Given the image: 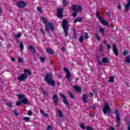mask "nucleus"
<instances>
[{"instance_id": "nucleus-1", "label": "nucleus", "mask_w": 130, "mask_h": 130, "mask_svg": "<svg viewBox=\"0 0 130 130\" xmlns=\"http://www.w3.org/2000/svg\"><path fill=\"white\" fill-rule=\"evenodd\" d=\"M44 80L47 84L50 86L55 87V82L52 79V74L49 73L48 74H45V78Z\"/></svg>"}, {"instance_id": "nucleus-2", "label": "nucleus", "mask_w": 130, "mask_h": 130, "mask_svg": "<svg viewBox=\"0 0 130 130\" xmlns=\"http://www.w3.org/2000/svg\"><path fill=\"white\" fill-rule=\"evenodd\" d=\"M62 27L64 31L66 37L69 35L68 31H69V24H68V20H64L62 22Z\"/></svg>"}, {"instance_id": "nucleus-3", "label": "nucleus", "mask_w": 130, "mask_h": 130, "mask_svg": "<svg viewBox=\"0 0 130 130\" xmlns=\"http://www.w3.org/2000/svg\"><path fill=\"white\" fill-rule=\"evenodd\" d=\"M103 111L104 114H107L108 113H110V107H109V105L107 103H105V107L103 109Z\"/></svg>"}, {"instance_id": "nucleus-4", "label": "nucleus", "mask_w": 130, "mask_h": 130, "mask_svg": "<svg viewBox=\"0 0 130 130\" xmlns=\"http://www.w3.org/2000/svg\"><path fill=\"white\" fill-rule=\"evenodd\" d=\"M114 114H115L116 116V120L117 123L116 126H119V124H120V113H118V110H116L114 112Z\"/></svg>"}, {"instance_id": "nucleus-5", "label": "nucleus", "mask_w": 130, "mask_h": 130, "mask_svg": "<svg viewBox=\"0 0 130 130\" xmlns=\"http://www.w3.org/2000/svg\"><path fill=\"white\" fill-rule=\"evenodd\" d=\"M60 96H61L64 104H65V105H67L68 106V108H70V107H69L70 106V104L69 103V101L68 100V99H67V97L66 96V95L60 93Z\"/></svg>"}, {"instance_id": "nucleus-6", "label": "nucleus", "mask_w": 130, "mask_h": 130, "mask_svg": "<svg viewBox=\"0 0 130 130\" xmlns=\"http://www.w3.org/2000/svg\"><path fill=\"white\" fill-rule=\"evenodd\" d=\"M62 12H63V8H59L57 9V18H59V19H62L63 18Z\"/></svg>"}, {"instance_id": "nucleus-7", "label": "nucleus", "mask_w": 130, "mask_h": 130, "mask_svg": "<svg viewBox=\"0 0 130 130\" xmlns=\"http://www.w3.org/2000/svg\"><path fill=\"white\" fill-rule=\"evenodd\" d=\"M45 27L46 28V31L47 32H48L50 29L52 31L54 30V26L52 24V23L48 22V24L46 25Z\"/></svg>"}, {"instance_id": "nucleus-8", "label": "nucleus", "mask_w": 130, "mask_h": 130, "mask_svg": "<svg viewBox=\"0 0 130 130\" xmlns=\"http://www.w3.org/2000/svg\"><path fill=\"white\" fill-rule=\"evenodd\" d=\"M71 9L74 11V13L72 14V16L74 17H77V14H78V9L77 8V6L72 5L71 6Z\"/></svg>"}, {"instance_id": "nucleus-9", "label": "nucleus", "mask_w": 130, "mask_h": 130, "mask_svg": "<svg viewBox=\"0 0 130 130\" xmlns=\"http://www.w3.org/2000/svg\"><path fill=\"white\" fill-rule=\"evenodd\" d=\"M100 19H101L100 20V22L101 23V24H102V25H103L104 26H107L108 28H109V27H110L109 24H108V22H107L106 20H104V18L100 17Z\"/></svg>"}, {"instance_id": "nucleus-10", "label": "nucleus", "mask_w": 130, "mask_h": 130, "mask_svg": "<svg viewBox=\"0 0 130 130\" xmlns=\"http://www.w3.org/2000/svg\"><path fill=\"white\" fill-rule=\"evenodd\" d=\"M24 75L26 76V78H28V76H29V77H31L32 76V73L30 70L28 69H25L24 70Z\"/></svg>"}, {"instance_id": "nucleus-11", "label": "nucleus", "mask_w": 130, "mask_h": 130, "mask_svg": "<svg viewBox=\"0 0 130 130\" xmlns=\"http://www.w3.org/2000/svg\"><path fill=\"white\" fill-rule=\"evenodd\" d=\"M53 101L56 105V106H57V105L58 104V96L56 94H54L53 96Z\"/></svg>"}, {"instance_id": "nucleus-12", "label": "nucleus", "mask_w": 130, "mask_h": 130, "mask_svg": "<svg viewBox=\"0 0 130 130\" xmlns=\"http://www.w3.org/2000/svg\"><path fill=\"white\" fill-rule=\"evenodd\" d=\"M113 51L116 56H118V55H119V54H118V50H117V48H116V45L115 44H113Z\"/></svg>"}, {"instance_id": "nucleus-13", "label": "nucleus", "mask_w": 130, "mask_h": 130, "mask_svg": "<svg viewBox=\"0 0 130 130\" xmlns=\"http://www.w3.org/2000/svg\"><path fill=\"white\" fill-rule=\"evenodd\" d=\"M17 6L20 9H23V8H25V7H26V3L24 2H19L17 3Z\"/></svg>"}, {"instance_id": "nucleus-14", "label": "nucleus", "mask_w": 130, "mask_h": 130, "mask_svg": "<svg viewBox=\"0 0 130 130\" xmlns=\"http://www.w3.org/2000/svg\"><path fill=\"white\" fill-rule=\"evenodd\" d=\"M18 81H23L27 80V77L23 74H22L18 78Z\"/></svg>"}, {"instance_id": "nucleus-15", "label": "nucleus", "mask_w": 130, "mask_h": 130, "mask_svg": "<svg viewBox=\"0 0 130 130\" xmlns=\"http://www.w3.org/2000/svg\"><path fill=\"white\" fill-rule=\"evenodd\" d=\"M127 1V4L125 5V12H128L130 8V0Z\"/></svg>"}, {"instance_id": "nucleus-16", "label": "nucleus", "mask_w": 130, "mask_h": 130, "mask_svg": "<svg viewBox=\"0 0 130 130\" xmlns=\"http://www.w3.org/2000/svg\"><path fill=\"white\" fill-rule=\"evenodd\" d=\"M29 50L32 53H36V50H35V48H34V47H33L31 45H29L28 46Z\"/></svg>"}, {"instance_id": "nucleus-17", "label": "nucleus", "mask_w": 130, "mask_h": 130, "mask_svg": "<svg viewBox=\"0 0 130 130\" xmlns=\"http://www.w3.org/2000/svg\"><path fill=\"white\" fill-rule=\"evenodd\" d=\"M21 101L22 104H24V105H29V104H30V103L28 101V99H23L21 100Z\"/></svg>"}, {"instance_id": "nucleus-18", "label": "nucleus", "mask_w": 130, "mask_h": 130, "mask_svg": "<svg viewBox=\"0 0 130 130\" xmlns=\"http://www.w3.org/2000/svg\"><path fill=\"white\" fill-rule=\"evenodd\" d=\"M87 94H83L82 95V100L84 103H88V100L87 99Z\"/></svg>"}, {"instance_id": "nucleus-19", "label": "nucleus", "mask_w": 130, "mask_h": 130, "mask_svg": "<svg viewBox=\"0 0 130 130\" xmlns=\"http://www.w3.org/2000/svg\"><path fill=\"white\" fill-rule=\"evenodd\" d=\"M73 88L75 90V91H76V92H78V93L82 91V89L81 88V87L77 85L74 86Z\"/></svg>"}, {"instance_id": "nucleus-20", "label": "nucleus", "mask_w": 130, "mask_h": 130, "mask_svg": "<svg viewBox=\"0 0 130 130\" xmlns=\"http://www.w3.org/2000/svg\"><path fill=\"white\" fill-rule=\"evenodd\" d=\"M17 97H18V100H21L22 99H24V98H25V94H18L17 95Z\"/></svg>"}, {"instance_id": "nucleus-21", "label": "nucleus", "mask_w": 130, "mask_h": 130, "mask_svg": "<svg viewBox=\"0 0 130 130\" xmlns=\"http://www.w3.org/2000/svg\"><path fill=\"white\" fill-rule=\"evenodd\" d=\"M47 53H49V54H53V53H54V52H53L52 49L50 48H47Z\"/></svg>"}, {"instance_id": "nucleus-22", "label": "nucleus", "mask_w": 130, "mask_h": 130, "mask_svg": "<svg viewBox=\"0 0 130 130\" xmlns=\"http://www.w3.org/2000/svg\"><path fill=\"white\" fill-rule=\"evenodd\" d=\"M108 61H109L108 58H106V57L103 58L102 62H103V63H108Z\"/></svg>"}, {"instance_id": "nucleus-23", "label": "nucleus", "mask_w": 130, "mask_h": 130, "mask_svg": "<svg viewBox=\"0 0 130 130\" xmlns=\"http://www.w3.org/2000/svg\"><path fill=\"white\" fill-rule=\"evenodd\" d=\"M58 115L59 117H63V114H62V112L60 110H58Z\"/></svg>"}, {"instance_id": "nucleus-24", "label": "nucleus", "mask_w": 130, "mask_h": 130, "mask_svg": "<svg viewBox=\"0 0 130 130\" xmlns=\"http://www.w3.org/2000/svg\"><path fill=\"white\" fill-rule=\"evenodd\" d=\"M6 105H7V106H9V107H10V108H13V104L11 102L6 103Z\"/></svg>"}, {"instance_id": "nucleus-25", "label": "nucleus", "mask_w": 130, "mask_h": 130, "mask_svg": "<svg viewBox=\"0 0 130 130\" xmlns=\"http://www.w3.org/2000/svg\"><path fill=\"white\" fill-rule=\"evenodd\" d=\"M40 59L41 62L44 63L45 62V60H46V58L45 57H40Z\"/></svg>"}, {"instance_id": "nucleus-26", "label": "nucleus", "mask_w": 130, "mask_h": 130, "mask_svg": "<svg viewBox=\"0 0 130 130\" xmlns=\"http://www.w3.org/2000/svg\"><path fill=\"white\" fill-rule=\"evenodd\" d=\"M68 94L70 95V96L72 98V99H75V95L72 93L71 91H69Z\"/></svg>"}, {"instance_id": "nucleus-27", "label": "nucleus", "mask_w": 130, "mask_h": 130, "mask_svg": "<svg viewBox=\"0 0 130 130\" xmlns=\"http://www.w3.org/2000/svg\"><path fill=\"white\" fill-rule=\"evenodd\" d=\"M19 46L21 50H24V45L23 44V42H20Z\"/></svg>"}, {"instance_id": "nucleus-28", "label": "nucleus", "mask_w": 130, "mask_h": 130, "mask_svg": "<svg viewBox=\"0 0 130 130\" xmlns=\"http://www.w3.org/2000/svg\"><path fill=\"white\" fill-rule=\"evenodd\" d=\"M41 90H42L43 94H44V96H47L48 95V93L46 92L42 87H41Z\"/></svg>"}, {"instance_id": "nucleus-29", "label": "nucleus", "mask_w": 130, "mask_h": 130, "mask_svg": "<svg viewBox=\"0 0 130 130\" xmlns=\"http://www.w3.org/2000/svg\"><path fill=\"white\" fill-rule=\"evenodd\" d=\"M116 2L117 3V6L118 10H121V6L120 5V3H119L118 1H117Z\"/></svg>"}, {"instance_id": "nucleus-30", "label": "nucleus", "mask_w": 130, "mask_h": 130, "mask_svg": "<svg viewBox=\"0 0 130 130\" xmlns=\"http://www.w3.org/2000/svg\"><path fill=\"white\" fill-rule=\"evenodd\" d=\"M22 36V34L21 32H19L16 35L14 36V38H20Z\"/></svg>"}, {"instance_id": "nucleus-31", "label": "nucleus", "mask_w": 130, "mask_h": 130, "mask_svg": "<svg viewBox=\"0 0 130 130\" xmlns=\"http://www.w3.org/2000/svg\"><path fill=\"white\" fill-rule=\"evenodd\" d=\"M71 78V74L70 72H68L66 75V79H68V81H70Z\"/></svg>"}, {"instance_id": "nucleus-32", "label": "nucleus", "mask_w": 130, "mask_h": 130, "mask_svg": "<svg viewBox=\"0 0 130 130\" xmlns=\"http://www.w3.org/2000/svg\"><path fill=\"white\" fill-rule=\"evenodd\" d=\"M79 42L81 43H83L84 42V36H81L79 39Z\"/></svg>"}, {"instance_id": "nucleus-33", "label": "nucleus", "mask_w": 130, "mask_h": 130, "mask_svg": "<svg viewBox=\"0 0 130 130\" xmlns=\"http://www.w3.org/2000/svg\"><path fill=\"white\" fill-rule=\"evenodd\" d=\"M77 9L78 13H79V12H82V11H83V7H82V6H79L78 8L77 7Z\"/></svg>"}, {"instance_id": "nucleus-34", "label": "nucleus", "mask_w": 130, "mask_h": 130, "mask_svg": "<svg viewBox=\"0 0 130 130\" xmlns=\"http://www.w3.org/2000/svg\"><path fill=\"white\" fill-rule=\"evenodd\" d=\"M99 32H100L102 34H105V31H104V28H103V27H101L99 29Z\"/></svg>"}, {"instance_id": "nucleus-35", "label": "nucleus", "mask_w": 130, "mask_h": 130, "mask_svg": "<svg viewBox=\"0 0 130 130\" xmlns=\"http://www.w3.org/2000/svg\"><path fill=\"white\" fill-rule=\"evenodd\" d=\"M109 82L110 83H113L114 82V77L111 76L109 80Z\"/></svg>"}, {"instance_id": "nucleus-36", "label": "nucleus", "mask_w": 130, "mask_h": 130, "mask_svg": "<svg viewBox=\"0 0 130 130\" xmlns=\"http://www.w3.org/2000/svg\"><path fill=\"white\" fill-rule=\"evenodd\" d=\"M125 61L127 63H130V56H127L125 58Z\"/></svg>"}, {"instance_id": "nucleus-37", "label": "nucleus", "mask_w": 130, "mask_h": 130, "mask_svg": "<svg viewBox=\"0 0 130 130\" xmlns=\"http://www.w3.org/2000/svg\"><path fill=\"white\" fill-rule=\"evenodd\" d=\"M94 36L96 38V39H97L98 40L100 41L101 39H100V35H99L98 34H94Z\"/></svg>"}, {"instance_id": "nucleus-38", "label": "nucleus", "mask_w": 130, "mask_h": 130, "mask_svg": "<svg viewBox=\"0 0 130 130\" xmlns=\"http://www.w3.org/2000/svg\"><path fill=\"white\" fill-rule=\"evenodd\" d=\"M42 20L43 21L44 23L45 24V25L48 24V22L47 23V20H46V19H45V17H42Z\"/></svg>"}, {"instance_id": "nucleus-39", "label": "nucleus", "mask_w": 130, "mask_h": 130, "mask_svg": "<svg viewBox=\"0 0 130 130\" xmlns=\"http://www.w3.org/2000/svg\"><path fill=\"white\" fill-rule=\"evenodd\" d=\"M96 18H98V20H99V21H100V18H102L101 17V16H100V14L99 13V12H97L96 13Z\"/></svg>"}, {"instance_id": "nucleus-40", "label": "nucleus", "mask_w": 130, "mask_h": 130, "mask_svg": "<svg viewBox=\"0 0 130 130\" xmlns=\"http://www.w3.org/2000/svg\"><path fill=\"white\" fill-rule=\"evenodd\" d=\"M83 19L82 18H77L74 22V23H77V22H82Z\"/></svg>"}, {"instance_id": "nucleus-41", "label": "nucleus", "mask_w": 130, "mask_h": 130, "mask_svg": "<svg viewBox=\"0 0 130 130\" xmlns=\"http://www.w3.org/2000/svg\"><path fill=\"white\" fill-rule=\"evenodd\" d=\"M21 104H23L22 103V101L21 100L18 101L16 103V106H20V105H21Z\"/></svg>"}, {"instance_id": "nucleus-42", "label": "nucleus", "mask_w": 130, "mask_h": 130, "mask_svg": "<svg viewBox=\"0 0 130 130\" xmlns=\"http://www.w3.org/2000/svg\"><path fill=\"white\" fill-rule=\"evenodd\" d=\"M103 48H104V47H103L102 45H100L99 47V50L101 52L103 51Z\"/></svg>"}, {"instance_id": "nucleus-43", "label": "nucleus", "mask_w": 130, "mask_h": 130, "mask_svg": "<svg viewBox=\"0 0 130 130\" xmlns=\"http://www.w3.org/2000/svg\"><path fill=\"white\" fill-rule=\"evenodd\" d=\"M81 128H82V129H86V127L84 125V123H81L80 125Z\"/></svg>"}, {"instance_id": "nucleus-44", "label": "nucleus", "mask_w": 130, "mask_h": 130, "mask_svg": "<svg viewBox=\"0 0 130 130\" xmlns=\"http://www.w3.org/2000/svg\"><path fill=\"white\" fill-rule=\"evenodd\" d=\"M24 120H25V121H30V118H29V117H25L23 118Z\"/></svg>"}, {"instance_id": "nucleus-45", "label": "nucleus", "mask_w": 130, "mask_h": 130, "mask_svg": "<svg viewBox=\"0 0 130 130\" xmlns=\"http://www.w3.org/2000/svg\"><path fill=\"white\" fill-rule=\"evenodd\" d=\"M85 34V39H88L89 38V35H88V33L87 32H84Z\"/></svg>"}, {"instance_id": "nucleus-46", "label": "nucleus", "mask_w": 130, "mask_h": 130, "mask_svg": "<svg viewBox=\"0 0 130 130\" xmlns=\"http://www.w3.org/2000/svg\"><path fill=\"white\" fill-rule=\"evenodd\" d=\"M13 112L16 116H18V115H19V113L17 112V110H14Z\"/></svg>"}, {"instance_id": "nucleus-47", "label": "nucleus", "mask_w": 130, "mask_h": 130, "mask_svg": "<svg viewBox=\"0 0 130 130\" xmlns=\"http://www.w3.org/2000/svg\"><path fill=\"white\" fill-rule=\"evenodd\" d=\"M63 71H64V72H65L67 73L70 72V71H69V69H68V68H63Z\"/></svg>"}, {"instance_id": "nucleus-48", "label": "nucleus", "mask_w": 130, "mask_h": 130, "mask_svg": "<svg viewBox=\"0 0 130 130\" xmlns=\"http://www.w3.org/2000/svg\"><path fill=\"white\" fill-rule=\"evenodd\" d=\"M37 10L39 12H40V13H42L43 12V10H42L41 7H38Z\"/></svg>"}, {"instance_id": "nucleus-49", "label": "nucleus", "mask_w": 130, "mask_h": 130, "mask_svg": "<svg viewBox=\"0 0 130 130\" xmlns=\"http://www.w3.org/2000/svg\"><path fill=\"white\" fill-rule=\"evenodd\" d=\"M73 38L74 39H78V36H77V34H73Z\"/></svg>"}, {"instance_id": "nucleus-50", "label": "nucleus", "mask_w": 130, "mask_h": 130, "mask_svg": "<svg viewBox=\"0 0 130 130\" xmlns=\"http://www.w3.org/2000/svg\"><path fill=\"white\" fill-rule=\"evenodd\" d=\"M63 6H68V2H67V0H63Z\"/></svg>"}, {"instance_id": "nucleus-51", "label": "nucleus", "mask_w": 130, "mask_h": 130, "mask_svg": "<svg viewBox=\"0 0 130 130\" xmlns=\"http://www.w3.org/2000/svg\"><path fill=\"white\" fill-rule=\"evenodd\" d=\"M86 129H87V130H93V128H91V127L90 126H87Z\"/></svg>"}, {"instance_id": "nucleus-52", "label": "nucleus", "mask_w": 130, "mask_h": 130, "mask_svg": "<svg viewBox=\"0 0 130 130\" xmlns=\"http://www.w3.org/2000/svg\"><path fill=\"white\" fill-rule=\"evenodd\" d=\"M128 52H127V51H123V55H124V56H125L126 55V54L128 53Z\"/></svg>"}, {"instance_id": "nucleus-53", "label": "nucleus", "mask_w": 130, "mask_h": 130, "mask_svg": "<svg viewBox=\"0 0 130 130\" xmlns=\"http://www.w3.org/2000/svg\"><path fill=\"white\" fill-rule=\"evenodd\" d=\"M18 61L19 62H23V58L21 57L18 58Z\"/></svg>"}, {"instance_id": "nucleus-54", "label": "nucleus", "mask_w": 130, "mask_h": 130, "mask_svg": "<svg viewBox=\"0 0 130 130\" xmlns=\"http://www.w3.org/2000/svg\"><path fill=\"white\" fill-rule=\"evenodd\" d=\"M41 32L43 35H45V31H44V30L43 29H41Z\"/></svg>"}, {"instance_id": "nucleus-55", "label": "nucleus", "mask_w": 130, "mask_h": 130, "mask_svg": "<svg viewBox=\"0 0 130 130\" xmlns=\"http://www.w3.org/2000/svg\"><path fill=\"white\" fill-rule=\"evenodd\" d=\"M44 116H45V117L46 118H47L49 116L48 115V114H45V113H44L43 114Z\"/></svg>"}, {"instance_id": "nucleus-56", "label": "nucleus", "mask_w": 130, "mask_h": 130, "mask_svg": "<svg viewBox=\"0 0 130 130\" xmlns=\"http://www.w3.org/2000/svg\"><path fill=\"white\" fill-rule=\"evenodd\" d=\"M107 47H108L109 50H110V48H111V46H110V45H109V44H107Z\"/></svg>"}, {"instance_id": "nucleus-57", "label": "nucleus", "mask_w": 130, "mask_h": 130, "mask_svg": "<svg viewBox=\"0 0 130 130\" xmlns=\"http://www.w3.org/2000/svg\"><path fill=\"white\" fill-rule=\"evenodd\" d=\"M28 115H32V111H28L27 112Z\"/></svg>"}, {"instance_id": "nucleus-58", "label": "nucleus", "mask_w": 130, "mask_h": 130, "mask_svg": "<svg viewBox=\"0 0 130 130\" xmlns=\"http://www.w3.org/2000/svg\"><path fill=\"white\" fill-rule=\"evenodd\" d=\"M73 34H77L76 28H73Z\"/></svg>"}, {"instance_id": "nucleus-59", "label": "nucleus", "mask_w": 130, "mask_h": 130, "mask_svg": "<svg viewBox=\"0 0 130 130\" xmlns=\"http://www.w3.org/2000/svg\"><path fill=\"white\" fill-rule=\"evenodd\" d=\"M91 108H92V109H93V110H95V109H96V105H93L91 107Z\"/></svg>"}, {"instance_id": "nucleus-60", "label": "nucleus", "mask_w": 130, "mask_h": 130, "mask_svg": "<svg viewBox=\"0 0 130 130\" xmlns=\"http://www.w3.org/2000/svg\"><path fill=\"white\" fill-rule=\"evenodd\" d=\"M61 51H62V52H64V51H66V48H64V47H62L61 48Z\"/></svg>"}, {"instance_id": "nucleus-61", "label": "nucleus", "mask_w": 130, "mask_h": 130, "mask_svg": "<svg viewBox=\"0 0 130 130\" xmlns=\"http://www.w3.org/2000/svg\"><path fill=\"white\" fill-rule=\"evenodd\" d=\"M47 130H51V126H48Z\"/></svg>"}, {"instance_id": "nucleus-62", "label": "nucleus", "mask_w": 130, "mask_h": 130, "mask_svg": "<svg viewBox=\"0 0 130 130\" xmlns=\"http://www.w3.org/2000/svg\"><path fill=\"white\" fill-rule=\"evenodd\" d=\"M89 96H90V97H91V98L93 97V92H90L89 93Z\"/></svg>"}, {"instance_id": "nucleus-63", "label": "nucleus", "mask_w": 130, "mask_h": 130, "mask_svg": "<svg viewBox=\"0 0 130 130\" xmlns=\"http://www.w3.org/2000/svg\"><path fill=\"white\" fill-rule=\"evenodd\" d=\"M103 43L104 44H107V43H108V42L106 40H105V41H103Z\"/></svg>"}, {"instance_id": "nucleus-64", "label": "nucleus", "mask_w": 130, "mask_h": 130, "mask_svg": "<svg viewBox=\"0 0 130 130\" xmlns=\"http://www.w3.org/2000/svg\"><path fill=\"white\" fill-rule=\"evenodd\" d=\"M128 130H130V124L129 123V124L128 125V128H127Z\"/></svg>"}]
</instances>
